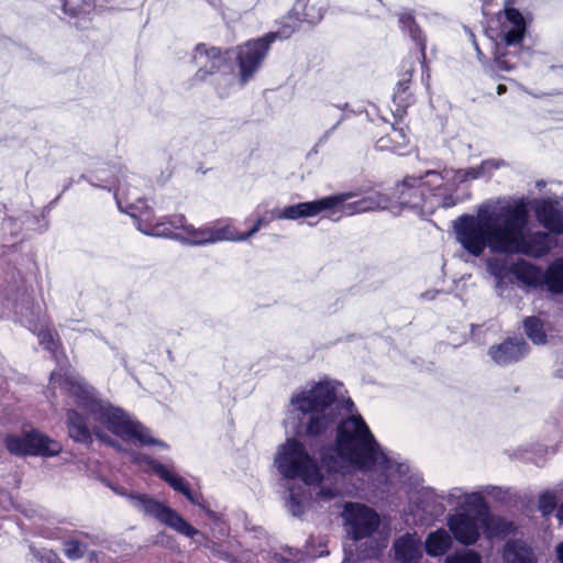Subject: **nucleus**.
Listing matches in <instances>:
<instances>
[{
    "mask_svg": "<svg viewBox=\"0 0 563 563\" xmlns=\"http://www.w3.org/2000/svg\"><path fill=\"white\" fill-rule=\"evenodd\" d=\"M191 504L194 505H197V506H201V503H200V499H202L201 496H198L196 494L192 493V490L189 488V497H186Z\"/></svg>",
    "mask_w": 563,
    "mask_h": 563,
    "instance_id": "nucleus-48",
    "label": "nucleus"
},
{
    "mask_svg": "<svg viewBox=\"0 0 563 563\" xmlns=\"http://www.w3.org/2000/svg\"><path fill=\"white\" fill-rule=\"evenodd\" d=\"M159 224L164 227L166 234H155L154 236L168 238L184 243L189 222L184 214H172L159 219Z\"/></svg>",
    "mask_w": 563,
    "mask_h": 563,
    "instance_id": "nucleus-26",
    "label": "nucleus"
},
{
    "mask_svg": "<svg viewBox=\"0 0 563 563\" xmlns=\"http://www.w3.org/2000/svg\"><path fill=\"white\" fill-rule=\"evenodd\" d=\"M529 220V200L521 197L494 210L481 208L476 216H460L454 231L457 242L475 257L489 249L495 254H522L541 258L551 250L549 234L538 231L526 238Z\"/></svg>",
    "mask_w": 563,
    "mask_h": 563,
    "instance_id": "nucleus-1",
    "label": "nucleus"
},
{
    "mask_svg": "<svg viewBox=\"0 0 563 563\" xmlns=\"http://www.w3.org/2000/svg\"><path fill=\"white\" fill-rule=\"evenodd\" d=\"M134 462H144L150 465L153 472L164 482H166L173 489L179 492L185 497H189V485L179 475L174 474L164 464L142 454H137L133 457Z\"/></svg>",
    "mask_w": 563,
    "mask_h": 563,
    "instance_id": "nucleus-24",
    "label": "nucleus"
},
{
    "mask_svg": "<svg viewBox=\"0 0 563 563\" xmlns=\"http://www.w3.org/2000/svg\"><path fill=\"white\" fill-rule=\"evenodd\" d=\"M232 51V48L209 46L206 43L196 44L191 60L199 67L191 77V81L203 82L210 76L219 73L222 66L227 64Z\"/></svg>",
    "mask_w": 563,
    "mask_h": 563,
    "instance_id": "nucleus-9",
    "label": "nucleus"
},
{
    "mask_svg": "<svg viewBox=\"0 0 563 563\" xmlns=\"http://www.w3.org/2000/svg\"><path fill=\"white\" fill-rule=\"evenodd\" d=\"M59 385L66 394L75 398L79 408L122 441H134L140 446L167 448L164 441L152 437L150 429L143 423L131 419L122 409L98 399L82 382L65 375L59 377Z\"/></svg>",
    "mask_w": 563,
    "mask_h": 563,
    "instance_id": "nucleus-2",
    "label": "nucleus"
},
{
    "mask_svg": "<svg viewBox=\"0 0 563 563\" xmlns=\"http://www.w3.org/2000/svg\"><path fill=\"white\" fill-rule=\"evenodd\" d=\"M409 139L404 129H398L394 124L390 131L376 140V147L382 151L399 152L407 147Z\"/></svg>",
    "mask_w": 563,
    "mask_h": 563,
    "instance_id": "nucleus-28",
    "label": "nucleus"
},
{
    "mask_svg": "<svg viewBox=\"0 0 563 563\" xmlns=\"http://www.w3.org/2000/svg\"><path fill=\"white\" fill-rule=\"evenodd\" d=\"M496 90H497V93H498L499 96H501V95L506 93V91H507V87H506L505 85L500 84V85H498V86H497V89H496Z\"/></svg>",
    "mask_w": 563,
    "mask_h": 563,
    "instance_id": "nucleus-51",
    "label": "nucleus"
},
{
    "mask_svg": "<svg viewBox=\"0 0 563 563\" xmlns=\"http://www.w3.org/2000/svg\"><path fill=\"white\" fill-rule=\"evenodd\" d=\"M84 544L81 541L76 539L66 540L64 542V554L69 560H78L84 556Z\"/></svg>",
    "mask_w": 563,
    "mask_h": 563,
    "instance_id": "nucleus-40",
    "label": "nucleus"
},
{
    "mask_svg": "<svg viewBox=\"0 0 563 563\" xmlns=\"http://www.w3.org/2000/svg\"><path fill=\"white\" fill-rule=\"evenodd\" d=\"M276 464L280 474L287 479H301L307 485L320 483L322 474L317 461L308 453L297 439H287L279 446Z\"/></svg>",
    "mask_w": 563,
    "mask_h": 563,
    "instance_id": "nucleus-5",
    "label": "nucleus"
},
{
    "mask_svg": "<svg viewBox=\"0 0 563 563\" xmlns=\"http://www.w3.org/2000/svg\"><path fill=\"white\" fill-rule=\"evenodd\" d=\"M332 197H339L340 202L330 210L339 209L341 213L346 216L385 209L388 205V198L379 192H369L352 202H345L350 195L340 194Z\"/></svg>",
    "mask_w": 563,
    "mask_h": 563,
    "instance_id": "nucleus-20",
    "label": "nucleus"
},
{
    "mask_svg": "<svg viewBox=\"0 0 563 563\" xmlns=\"http://www.w3.org/2000/svg\"><path fill=\"white\" fill-rule=\"evenodd\" d=\"M378 2L383 3V0H377Z\"/></svg>",
    "mask_w": 563,
    "mask_h": 563,
    "instance_id": "nucleus-53",
    "label": "nucleus"
},
{
    "mask_svg": "<svg viewBox=\"0 0 563 563\" xmlns=\"http://www.w3.org/2000/svg\"><path fill=\"white\" fill-rule=\"evenodd\" d=\"M398 21L407 32L409 31V29L417 24L416 18L412 12L400 13Z\"/></svg>",
    "mask_w": 563,
    "mask_h": 563,
    "instance_id": "nucleus-45",
    "label": "nucleus"
},
{
    "mask_svg": "<svg viewBox=\"0 0 563 563\" xmlns=\"http://www.w3.org/2000/svg\"><path fill=\"white\" fill-rule=\"evenodd\" d=\"M473 504L478 517L481 518V525L486 537H507L515 531L516 527L514 522L508 521L504 517L493 516L490 514L489 506L483 496L477 495Z\"/></svg>",
    "mask_w": 563,
    "mask_h": 563,
    "instance_id": "nucleus-18",
    "label": "nucleus"
},
{
    "mask_svg": "<svg viewBox=\"0 0 563 563\" xmlns=\"http://www.w3.org/2000/svg\"><path fill=\"white\" fill-rule=\"evenodd\" d=\"M40 562L41 563H63L62 560L59 559V556L53 551H48V552L41 554Z\"/></svg>",
    "mask_w": 563,
    "mask_h": 563,
    "instance_id": "nucleus-46",
    "label": "nucleus"
},
{
    "mask_svg": "<svg viewBox=\"0 0 563 563\" xmlns=\"http://www.w3.org/2000/svg\"><path fill=\"white\" fill-rule=\"evenodd\" d=\"M545 287L554 295H563V257L554 260L545 268Z\"/></svg>",
    "mask_w": 563,
    "mask_h": 563,
    "instance_id": "nucleus-31",
    "label": "nucleus"
},
{
    "mask_svg": "<svg viewBox=\"0 0 563 563\" xmlns=\"http://www.w3.org/2000/svg\"><path fill=\"white\" fill-rule=\"evenodd\" d=\"M556 556L560 563H563V541L556 545Z\"/></svg>",
    "mask_w": 563,
    "mask_h": 563,
    "instance_id": "nucleus-49",
    "label": "nucleus"
},
{
    "mask_svg": "<svg viewBox=\"0 0 563 563\" xmlns=\"http://www.w3.org/2000/svg\"><path fill=\"white\" fill-rule=\"evenodd\" d=\"M506 162L504 159L490 158L485 159L479 164V167L485 175L492 174V172L499 169L500 167L506 166Z\"/></svg>",
    "mask_w": 563,
    "mask_h": 563,
    "instance_id": "nucleus-44",
    "label": "nucleus"
},
{
    "mask_svg": "<svg viewBox=\"0 0 563 563\" xmlns=\"http://www.w3.org/2000/svg\"><path fill=\"white\" fill-rule=\"evenodd\" d=\"M301 22L296 20H288L287 14L283 16L282 21L279 22V26L277 31L275 32H268L264 34L266 40L272 45L277 38H289L299 27Z\"/></svg>",
    "mask_w": 563,
    "mask_h": 563,
    "instance_id": "nucleus-33",
    "label": "nucleus"
},
{
    "mask_svg": "<svg viewBox=\"0 0 563 563\" xmlns=\"http://www.w3.org/2000/svg\"><path fill=\"white\" fill-rule=\"evenodd\" d=\"M506 20L511 24L510 26H526V21L522 13L516 8H507L505 10Z\"/></svg>",
    "mask_w": 563,
    "mask_h": 563,
    "instance_id": "nucleus-42",
    "label": "nucleus"
},
{
    "mask_svg": "<svg viewBox=\"0 0 563 563\" xmlns=\"http://www.w3.org/2000/svg\"><path fill=\"white\" fill-rule=\"evenodd\" d=\"M416 71V63L412 58H406L400 64L399 79L393 93V114L396 119L402 120L408 109L416 103L412 89V77Z\"/></svg>",
    "mask_w": 563,
    "mask_h": 563,
    "instance_id": "nucleus-12",
    "label": "nucleus"
},
{
    "mask_svg": "<svg viewBox=\"0 0 563 563\" xmlns=\"http://www.w3.org/2000/svg\"><path fill=\"white\" fill-rule=\"evenodd\" d=\"M271 46L263 35L235 47V64L239 69V80L242 85L249 82L260 70L271 51Z\"/></svg>",
    "mask_w": 563,
    "mask_h": 563,
    "instance_id": "nucleus-8",
    "label": "nucleus"
},
{
    "mask_svg": "<svg viewBox=\"0 0 563 563\" xmlns=\"http://www.w3.org/2000/svg\"><path fill=\"white\" fill-rule=\"evenodd\" d=\"M235 228L229 220L218 219L200 228H195L191 223L187 228L184 243L189 245H206L221 241H234Z\"/></svg>",
    "mask_w": 563,
    "mask_h": 563,
    "instance_id": "nucleus-14",
    "label": "nucleus"
},
{
    "mask_svg": "<svg viewBox=\"0 0 563 563\" xmlns=\"http://www.w3.org/2000/svg\"><path fill=\"white\" fill-rule=\"evenodd\" d=\"M3 444L15 456H55L62 452V444L32 429L23 435L7 434Z\"/></svg>",
    "mask_w": 563,
    "mask_h": 563,
    "instance_id": "nucleus-7",
    "label": "nucleus"
},
{
    "mask_svg": "<svg viewBox=\"0 0 563 563\" xmlns=\"http://www.w3.org/2000/svg\"><path fill=\"white\" fill-rule=\"evenodd\" d=\"M545 287L554 295H563V257L554 260L545 268Z\"/></svg>",
    "mask_w": 563,
    "mask_h": 563,
    "instance_id": "nucleus-30",
    "label": "nucleus"
},
{
    "mask_svg": "<svg viewBox=\"0 0 563 563\" xmlns=\"http://www.w3.org/2000/svg\"><path fill=\"white\" fill-rule=\"evenodd\" d=\"M338 202H340L339 197H324L313 201L299 202L296 205L287 206L283 209H273L266 212L264 216L258 217L247 232L240 233L235 229L234 241L247 240L256 232H258L262 227L268 225L276 219L297 220L300 218L314 217L325 211V209H331Z\"/></svg>",
    "mask_w": 563,
    "mask_h": 563,
    "instance_id": "nucleus-6",
    "label": "nucleus"
},
{
    "mask_svg": "<svg viewBox=\"0 0 563 563\" xmlns=\"http://www.w3.org/2000/svg\"><path fill=\"white\" fill-rule=\"evenodd\" d=\"M505 563H537L532 549L523 542H508L504 549Z\"/></svg>",
    "mask_w": 563,
    "mask_h": 563,
    "instance_id": "nucleus-27",
    "label": "nucleus"
},
{
    "mask_svg": "<svg viewBox=\"0 0 563 563\" xmlns=\"http://www.w3.org/2000/svg\"><path fill=\"white\" fill-rule=\"evenodd\" d=\"M531 205L538 222L544 229L556 235L563 234V206L558 200L540 198L533 199Z\"/></svg>",
    "mask_w": 563,
    "mask_h": 563,
    "instance_id": "nucleus-16",
    "label": "nucleus"
},
{
    "mask_svg": "<svg viewBox=\"0 0 563 563\" xmlns=\"http://www.w3.org/2000/svg\"><path fill=\"white\" fill-rule=\"evenodd\" d=\"M452 545V540L450 534L444 529H438L431 533L426 539V552L430 556H440L443 555Z\"/></svg>",
    "mask_w": 563,
    "mask_h": 563,
    "instance_id": "nucleus-29",
    "label": "nucleus"
},
{
    "mask_svg": "<svg viewBox=\"0 0 563 563\" xmlns=\"http://www.w3.org/2000/svg\"><path fill=\"white\" fill-rule=\"evenodd\" d=\"M539 510L543 516L551 515L558 507V499L554 493L544 492L539 496L538 500Z\"/></svg>",
    "mask_w": 563,
    "mask_h": 563,
    "instance_id": "nucleus-38",
    "label": "nucleus"
},
{
    "mask_svg": "<svg viewBox=\"0 0 563 563\" xmlns=\"http://www.w3.org/2000/svg\"><path fill=\"white\" fill-rule=\"evenodd\" d=\"M456 176L460 179V181H468L484 177V174L478 165L475 167L459 169Z\"/></svg>",
    "mask_w": 563,
    "mask_h": 563,
    "instance_id": "nucleus-41",
    "label": "nucleus"
},
{
    "mask_svg": "<svg viewBox=\"0 0 563 563\" xmlns=\"http://www.w3.org/2000/svg\"><path fill=\"white\" fill-rule=\"evenodd\" d=\"M40 343L44 345V347L49 352H56L59 347H62V343L58 334L48 329H41L37 334Z\"/></svg>",
    "mask_w": 563,
    "mask_h": 563,
    "instance_id": "nucleus-35",
    "label": "nucleus"
},
{
    "mask_svg": "<svg viewBox=\"0 0 563 563\" xmlns=\"http://www.w3.org/2000/svg\"><path fill=\"white\" fill-rule=\"evenodd\" d=\"M558 516L563 519V503L561 504L560 508H559V514Z\"/></svg>",
    "mask_w": 563,
    "mask_h": 563,
    "instance_id": "nucleus-52",
    "label": "nucleus"
},
{
    "mask_svg": "<svg viewBox=\"0 0 563 563\" xmlns=\"http://www.w3.org/2000/svg\"><path fill=\"white\" fill-rule=\"evenodd\" d=\"M523 329L527 336L534 344H544L547 342V333L543 321L536 316L527 317L523 320Z\"/></svg>",
    "mask_w": 563,
    "mask_h": 563,
    "instance_id": "nucleus-32",
    "label": "nucleus"
},
{
    "mask_svg": "<svg viewBox=\"0 0 563 563\" xmlns=\"http://www.w3.org/2000/svg\"><path fill=\"white\" fill-rule=\"evenodd\" d=\"M134 498L137 499L146 515L154 517L159 522L168 526L178 533L188 538H194L195 536L199 534L198 529L191 526L175 509L170 508L164 503L141 494L136 495Z\"/></svg>",
    "mask_w": 563,
    "mask_h": 563,
    "instance_id": "nucleus-10",
    "label": "nucleus"
},
{
    "mask_svg": "<svg viewBox=\"0 0 563 563\" xmlns=\"http://www.w3.org/2000/svg\"><path fill=\"white\" fill-rule=\"evenodd\" d=\"M335 401V388L322 380L291 397L290 404L295 410L308 417L303 426L305 437H323L336 423L340 412L333 407Z\"/></svg>",
    "mask_w": 563,
    "mask_h": 563,
    "instance_id": "nucleus-4",
    "label": "nucleus"
},
{
    "mask_svg": "<svg viewBox=\"0 0 563 563\" xmlns=\"http://www.w3.org/2000/svg\"><path fill=\"white\" fill-rule=\"evenodd\" d=\"M529 350L530 346L523 339L506 338L501 343L492 345L488 355L496 364L506 366L521 361Z\"/></svg>",
    "mask_w": 563,
    "mask_h": 563,
    "instance_id": "nucleus-19",
    "label": "nucleus"
},
{
    "mask_svg": "<svg viewBox=\"0 0 563 563\" xmlns=\"http://www.w3.org/2000/svg\"><path fill=\"white\" fill-rule=\"evenodd\" d=\"M456 205V199L452 195H448L443 198L442 206L444 208H451Z\"/></svg>",
    "mask_w": 563,
    "mask_h": 563,
    "instance_id": "nucleus-47",
    "label": "nucleus"
},
{
    "mask_svg": "<svg viewBox=\"0 0 563 563\" xmlns=\"http://www.w3.org/2000/svg\"><path fill=\"white\" fill-rule=\"evenodd\" d=\"M128 213L135 220L137 229L147 234H166L164 227L159 224L154 210L145 199L139 198L134 203L128 206Z\"/></svg>",
    "mask_w": 563,
    "mask_h": 563,
    "instance_id": "nucleus-21",
    "label": "nucleus"
},
{
    "mask_svg": "<svg viewBox=\"0 0 563 563\" xmlns=\"http://www.w3.org/2000/svg\"><path fill=\"white\" fill-rule=\"evenodd\" d=\"M89 418L87 415L79 412L77 409H68L66 411V427L68 435L71 440L81 444L92 443V434L101 442L121 450V445L100 429V427L89 428Z\"/></svg>",
    "mask_w": 563,
    "mask_h": 563,
    "instance_id": "nucleus-13",
    "label": "nucleus"
},
{
    "mask_svg": "<svg viewBox=\"0 0 563 563\" xmlns=\"http://www.w3.org/2000/svg\"><path fill=\"white\" fill-rule=\"evenodd\" d=\"M408 33H409V36L411 37V40L417 44V46L419 48L420 57L422 59V66L428 68L427 60H426L427 59V36H426V34L423 33V31L421 30V27L418 23L415 26H412L411 29H409Z\"/></svg>",
    "mask_w": 563,
    "mask_h": 563,
    "instance_id": "nucleus-34",
    "label": "nucleus"
},
{
    "mask_svg": "<svg viewBox=\"0 0 563 563\" xmlns=\"http://www.w3.org/2000/svg\"><path fill=\"white\" fill-rule=\"evenodd\" d=\"M424 190L422 177L413 176L405 177L396 187L399 203L409 208L422 207L424 202Z\"/></svg>",
    "mask_w": 563,
    "mask_h": 563,
    "instance_id": "nucleus-22",
    "label": "nucleus"
},
{
    "mask_svg": "<svg viewBox=\"0 0 563 563\" xmlns=\"http://www.w3.org/2000/svg\"><path fill=\"white\" fill-rule=\"evenodd\" d=\"M343 516L354 541L371 537L380 523L378 514L364 504L346 503Z\"/></svg>",
    "mask_w": 563,
    "mask_h": 563,
    "instance_id": "nucleus-11",
    "label": "nucleus"
},
{
    "mask_svg": "<svg viewBox=\"0 0 563 563\" xmlns=\"http://www.w3.org/2000/svg\"><path fill=\"white\" fill-rule=\"evenodd\" d=\"M490 269L497 277H500L506 271H508L519 282L528 287H545V271L543 272L540 266L523 258L517 260L509 268H507L504 263L495 262L490 264Z\"/></svg>",
    "mask_w": 563,
    "mask_h": 563,
    "instance_id": "nucleus-15",
    "label": "nucleus"
},
{
    "mask_svg": "<svg viewBox=\"0 0 563 563\" xmlns=\"http://www.w3.org/2000/svg\"><path fill=\"white\" fill-rule=\"evenodd\" d=\"M526 31V26H505L503 30V40L508 46L520 44L525 37Z\"/></svg>",
    "mask_w": 563,
    "mask_h": 563,
    "instance_id": "nucleus-37",
    "label": "nucleus"
},
{
    "mask_svg": "<svg viewBox=\"0 0 563 563\" xmlns=\"http://www.w3.org/2000/svg\"><path fill=\"white\" fill-rule=\"evenodd\" d=\"M333 451L342 462L362 472L388 463V456L360 415L345 417L336 424Z\"/></svg>",
    "mask_w": 563,
    "mask_h": 563,
    "instance_id": "nucleus-3",
    "label": "nucleus"
},
{
    "mask_svg": "<svg viewBox=\"0 0 563 563\" xmlns=\"http://www.w3.org/2000/svg\"><path fill=\"white\" fill-rule=\"evenodd\" d=\"M481 518L467 512H456L448 518V527L453 538L463 545L475 544L481 537L478 520Z\"/></svg>",
    "mask_w": 563,
    "mask_h": 563,
    "instance_id": "nucleus-17",
    "label": "nucleus"
},
{
    "mask_svg": "<svg viewBox=\"0 0 563 563\" xmlns=\"http://www.w3.org/2000/svg\"><path fill=\"white\" fill-rule=\"evenodd\" d=\"M512 69V65L504 57H496L494 64L490 66V75L493 78L498 76L499 71H509Z\"/></svg>",
    "mask_w": 563,
    "mask_h": 563,
    "instance_id": "nucleus-43",
    "label": "nucleus"
},
{
    "mask_svg": "<svg viewBox=\"0 0 563 563\" xmlns=\"http://www.w3.org/2000/svg\"><path fill=\"white\" fill-rule=\"evenodd\" d=\"M324 12V7L318 1L296 0L287 13V19L316 25L323 19Z\"/></svg>",
    "mask_w": 563,
    "mask_h": 563,
    "instance_id": "nucleus-23",
    "label": "nucleus"
},
{
    "mask_svg": "<svg viewBox=\"0 0 563 563\" xmlns=\"http://www.w3.org/2000/svg\"><path fill=\"white\" fill-rule=\"evenodd\" d=\"M445 563H482V556L474 550L455 552L446 556Z\"/></svg>",
    "mask_w": 563,
    "mask_h": 563,
    "instance_id": "nucleus-36",
    "label": "nucleus"
},
{
    "mask_svg": "<svg viewBox=\"0 0 563 563\" xmlns=\"http://www.w3.org/2000/svg\"><path fill=\"white\" fill-rule=\"evenodd\" d=\"M63 10L65 13H70L71 15L76 14L75 10L68 9L67 0H64V2H63Z\"/></svg>",
    "mask_w": 563,
    "mask_h": 563,
    "instance_id": "nucleus-50",
    "label": "nucleus"
},
{
    "mask_svg": "<svg viewBox=\"0 0 563 563\" xmlns=\"http://www.w3.org/2000/svg\"><path fill=\"white\" fill-rule=\"evenodd\" d=\"M341 459L338 454L323 453L321 455V463L327 473L329 474H338L342 471L343 466L341 464Z\"/></svg>",
    "mask_w": 563,
    "mask_h": 563,
    "instance_id": "nucleus-39",
    "label": "nucleus"
},
{
    "mask_svg": "<svg viewBox=\"0 0 563 563\" xmlns=\"http://www.w3.org/2000/svg\"><path fill=\"white\" fill-rule=\"evenodd\" d=\"M394 551L400 563L418 562L422 555L418 542L408 533L394 542Z\"/></svg>",
    "mask_w": 563,
    "mask_h": 563,
    "instance_id": "nucleus-25",
    "label": "nucleus"
}]
</instances>
